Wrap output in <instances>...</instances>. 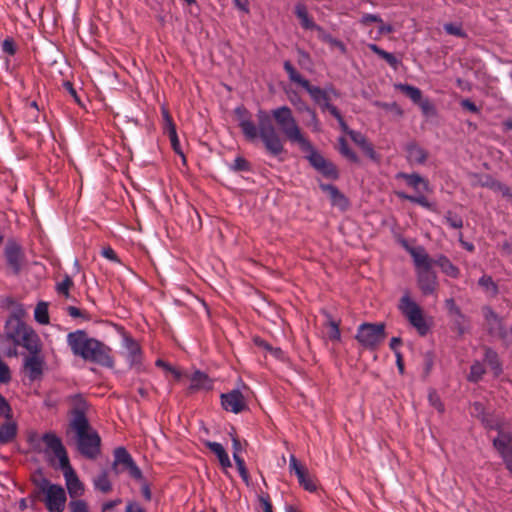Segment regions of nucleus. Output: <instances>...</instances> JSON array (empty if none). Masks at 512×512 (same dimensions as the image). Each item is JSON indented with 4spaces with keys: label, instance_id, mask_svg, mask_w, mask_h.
<instances>
[{
    "label": "nucleus",
    "instance_id": "obj_29",
    "mask_svg": "<svg viewBox=\"0 0 512 512\" xmlns=\"http://www.w3.org/2000/svg\"><path fill=\"white\" fill-rule=\"evenodd\" d=\"M93 485L95 490L103 494L110 493L113 489V486L109 479L108 471L102 470L96 477H94Z\"/></svg>",
    "mask_w": 512,
    "mask_h": 512
},
{
    "label": "nucleus",
    "instance_id": "obj_63",
    "mask_svg": "<svg viewBox=\"0 0 512 512\" xmlns=\"http://www.w3.org/2000/svg\"><path fill=\"white\" fill-rule=\"evenodd\" d=\"M460 104L464 109L472 113H479V108L470 99H463Z\"/></svg>",
    "mask_w": 512,
    "mask_h": 512
},
{
    "label": "nucleus",
    "instance_id": "obj_16",
    "mask_svg": "<svg viewBox=\"0 0 512 512\" xmlns=\"http://www.w3.org/2000/svg\"><path fill=\"white\" fill-rule=\"evenodd\" d=\"M45 366L44 357L40 353L28 355L24 359V368L31 381L40 379Z\"/></svg>",
    "mask_w": 512,
    "mask_h": 512
},
{
    "label": "nucleus",
    "instance_id": "obj_47",
    "mask_svg": "<svg viewBox=\"0 0 512 512\" xmlns=\"http://www.w3.org/2000/svg\"><path fill=\"white\" fill-rule=\"evenodd\" d=\"M230 168H231V170H233L235 172L249 171L250 170V164H249V162L245 158L239 156V157H237L234 160V162L230 166Z\"/></svg>",
    "mask_w": 512,
    "mask_h": 512
},
{
    "label": "nucleus",
    "instance_id": "obj_13",
    "mask_svg": "<svg viewBox=\"0 0 512 512\" xmlns=\"http://www.w3.org/2000/svg\"><path fill=\"white\" fill-rule=\"evenodd\" d=\"M221 405L224 410L238 414L247 409L243 394L239 390H232L221 394Z\"/></svg>",
    "mask_w": 512,
    "mask_h": 512
},
{
    "label": "nucleus",
    "instance_id": "obj_42",
    "mask_svg": "<svg viewBox=\"0 0 512 512\" xmlns=\"http://www.w3.org/2000/svg\"><path fill=\"white\" fill-rule=\"evenodd\" d=\"M491 190L501 193L503 197L512 201V190L506 184L496 180Z\"/></svg>",
    "mask_w": 512,
    "mask_h": 512
},
{
    "label": "nucleus",
    "instance_id": "obj_48",
    "mask_svg": "<svg viewBox=\"0 0 512 512\" xmlns=\"http://www.w3.org/2000/svg\"><path fill=\"white\" fill-rule=\"evenodd\" d=\"M479 285L487 290H492L494 294L498 292V286L493 281L492 277L484 275L482 276L479 281Z\"/></svg>",
    "mask_w": 512,
    "mask_h": 512
},
{
    "label": "nucleus",
    "instance_id": "obj_15",
    "mask_svg": "<svg viewBox=\"0 0 512 512\" xmlns=\"http://www.w3.org/2000/svg\"><path fill=\"white\" fill-rule=\"evenodd\" d=\"M493 445L501 454L506 468L512 464V437L509 433L500 431L498 436L493 440Z\"/></svg>",
    "mask_w": 512,
    "mask_h": 512
},
{
    "label": "nucleus",
    "instance_id": "obj_61",
    "mask_svg": "<svg viewBox=\"0 0 512 512\" xmlns=\"http://www.w3.org/2000/svg\"><path fill=\"white\" fill-rule=\"evenodd\" d=\"M259 502L261 503L264 512H273V507L268 495H260Z\"/></svg>",
    "mask_w": 512,
    "mask_h": 512
},
{
    "label": "nucleus",
    "instance_id": "obj_20",
    "mask_svg": "<svg viewBox=\"0 0 512 512\" xmlns=\"http://www.w3.org/2000/svg\"><path fill=\"white\" fill-rule=\"evenodd\" d=\"M397 179L405 180L406 184L414 189L415 191H428L429 190V182L427 179L423 178L418 173H405L399 172L396 174Z\"/></svg>",
    "mask_w": 512,
    "mask_h": 512
},
{
    "label": "nucleus",
    "instance_id": "obj_26",
    "mask_svg": "<svg viewBox=\"0 0 512 512\" xmlns=\"http://www.w3.org/2000/svg\"><path fill=\"white\" fill-rule=\"evenodd\" d=\"M325 316L324 326L327 328V334L330 340L339 341L341 339L340 332V321H336L332 318L331 314L327 311H323Z\"/></svg>",
    "mask_w": 512,
    "mask_h": 512
},
{
    "label": "nucleus",
    "instance_id": "obj_30",
    "mask_svg": "<svg viewBox=\"0 0 512 512\" xmlns=\"http://www.w3.org/2000/svg\"><path fill=\"white\" fill-rule=\"evenodd\" d=\"M435 264L439 266L447 276L451 278H458L460 270L446 256H439L435 261Z\"/></svg>",
    "mask_w": 512,
    "mask_h": 512
},
{
    "label": "nucleus",
    "instance_id": "obj_55",
    "mask_svg": "<svg viewBox=\"0 0 512 512\" xmlns=\"http://www.w3.org/2000/svg\"><path fill=\"white\" fill-rule=\"evenodd\" d=\"M71 512H89L87 503L83 500L70 502Z\"/></svg>",
    "mask_w": 512,
    "mask_h": 512
},
{
    "label": "nucleus",
    "instance_id": "obj_44",
    "mask_svg": "<svg viewBox=\"0 0 512 512\" xmlns=\"http://www.w3.org/2000/svg\"><path fill=\"white\" fill-rule=\"evenodd\" d=\"M170 139V142H171V146L173 148V150L175 151V153H177L178 155H180L183 160L185 161V156H184V153L181 149V146H180V142H179V139H178V135H177V131H170L168 133H166Z\"/></svg>",
    "mask_w": 512,
    "mask_h": 512
},
{
    "label": "nucleus",
    "instance_id": "obj_1",
    "mask_svg": "<svg viewBox=\"0 0 512 512\" xmlns=\"http://www.w3.org/2000/svg\"><path fill=\"white\" fill-rule=\"evenodd\" d=\"M256 118L257 125L249 117H241L239 127L248 141H254L259 137L269 155L283 160L281 155L286 152L283 140L277 133L272 119H274L287 140L291 143L308 146V139L302 133L292 110L288 106L275 108L271 113L260 109Z\"/></svg>",
    "mask_w": 512,
    "mask_h": 512
},
{
    "label": "nucleus",
    "instance_id": "obj_22",
    "mask_svg": "<svg viewBox=\"0 0 512 512\" xmlns=\"http://www.w3.org/2000/svg\"><path fill=\"white\" fill-rule=\"evenodd\" d=\"M16 345L23 346L29 351V355L41 352L38 335L29 328Z\"/></svg>",
    "mask_w": 512,
    "mask_h": 512
},
{
    "label": "nucleus",
    "instance_id": "obj_62",
    "mask_svg": "<svg viewBox=\"0 0 512 512\" xmlns=\"http://www.w3.org/2000/svg\"><path fill=\"white\" fill-rule=\"evenodd\" d=\"M418 104L425 115H429V114L433 113L434 106L428 99H424V100L421 99V101Z\"/></svg>",
    "mask_w": 512,
    "mask_h": 512
},
{
    "label": "nucleus",
    "instance_id": "obj_57",
    "mask_svg": "<svg viewBox=\"0 0 512 512\" xmlns=\"http://www.w3.org/2000/svg\"><path fill=\"white\" fill-rule=\"evenodd\" d=\"M341 155L343 157H345L348 161L352 162V163H355V164H359L360 163V158L359 156L357 155V153L352 150L350 147H348L345 151H343L341 153Z\"/></svg>",
    "mask_w": 512,
    "mask_h": 512
},
{
    "label": "nucleus",
    "instance_id": "obj_33",
    "mask_svg": "<svg viewBox=\"0 0 512 512\" xmlns=\"http://www.w3.org/2000/svg\"><path fill=\"white\" fill-rule=\"evenodd\" d=\"M396 88L409 97L414 103H419L422 99V92L417 87L408 84H398Z\"/></svg>",
    "mask_w": 512,
    "mask_h": 512
},
{
    "label": "nucleus",
    "instance_id": "obj_31",
    "mask_svg": "<svg viewBox=\"0 0 512 512\" xmlns=\"http://www.w3.org/2000/svg\"><path fill=\"white\" fill-rule=\"evenodd\" d=\"M368 48L377 54L380 58L384 59L392 68L396 69L398 67L399 61L392 53L383 50L378 45L373 43L368 44Z\"/></svg>",
    "mask_w": 512,
    "mask_h": 512
},
{
    "label": "nucleus",
    "instance_id": "obj_50",
    "mask_svg": "<svg viewBox=\"0 0 512 512\" xmlns=\"http://www.w3.org/2000/svg\"><path fill=\"white\" fill-rule=\"evenodd\" d=\"M445 306L448 309L450 315L457 316L460 319H464V315L462 314L460 308L456 305L455 300L453 298L446 299Z\"/></svg>",
    "mask_w": 512,
    "mask_h": 512
},
{
    "label": "nucleus",
    "instance_id": "obj_19",
    "mask_svg": "<svg viewBox=\"0 0 512 512\" xmlns=\"http://www.w3.org/2000/svg\"><path fill=\"white\" fill-rule=\"evenodd\" d=\"M403 246L413 258L418 270L432 268V260L430 259L429 255L426 253L423 247L419 246L413 248L410 247L405 241H403Z\"/></svg>",
    "mask_w": 512,
    "mask_h": 512
},
{
    "label": "nucleus",
    "instance_id": "obj_54",
    "mask_svg": "<svg viewBox=\"0 0 512 512\" xmlns=\"http://www.w3.org/2000/svg\"><path fill=\"white\" fill-rule=\"evenodd\" d=\"M475 177H478V182H477L478 185H480L482 187L489 188V189H492V187L496 181L490 175H482V176L475 175Z\"/></svg>",
    "mask_w": 512,
    "mask_h": 512
},
{
    "label": "nucleus",
    "instance_id": "obj_23",
    "mask_svg": "<svg viewBox=\"0 0 512 512\" xmlns=\"http://www.w3.org/2000/svg\"><path fill=\"white\" fill-rule=\"evenodd\" d=\"M350 138L371 160L379 161V155L376 153L373 145L361 132H351Z\"/></svg>",
    "mask_w": 512,
    "mask_h": 512
},
{
    "label": "nucleus",
    "instance_id": "obj_53",
    "mask_svg": "<svg viewBox=\"0 0 512 512\" xmlns=\"http://www.w3.org/2000/svg\"><path fill=\"white\" fill-rule=\"evenodd\" d=\"M429 402L435 409H437L438 412H444V405L441 402L439 396L435 392L429 393Z\"/></svg>",
    "mask_w": 512,
    "mask_h": 512
},
{
    "label": "nucleus",
    "instance_id": "obj_21",
    "mask_svg": "<svg viewBox=\"0 0 512 512\" xmlns=\"http://www.w3.org/2000/svg\"><path fill=\"white\" fill-rule=\"evenodd\" d=\"M191 384L188 387V392L193 393L199 390H211L213 382L209 376L199 370L195 371L190 377Z\"/></svg>",
    "mask_w": 512,
    "mask_h": 512
},
{
    "label": "nucleus",
    "instance_id": "obj_24",
    "mask_svg": "<svg viewBox=\"0 0 512 512\" xmlns=\"http://www.w3.org/2000/svg\"><path fill=\"white\" fill-rule=\"evenodd\" d=\"M406 152L408 160L412 163L423 164L428 157L427 151L415 142L407 144Z\"/></svg>",
    "mask_w": 512,
    "mask_h": 512
},
{
    "label": "nucleus",
    "instance_id": "obj_3",
    "mask_svg": "<svg viewBox=\"0 0 512 512\" xmlns=\"http://www.w3.org/2000/svg\"><path fill=\"white\" fill-rule=\"evenodd\" d=\"M67 343L72 353L85 361L107 368L114 366L111 348L103 342L89 337L84 330H76L68 333Z\"/></svg>",
    "mask_w": 512,
    "mask_h": 512
},
{
    "label": "nucleus",
    "instance_id": "obj_46",
    "mask_svg": "<svg viewBox=\"0 0 512 512\" xmlns=\"http://www.w3.org/2000/svg\"><path fill=\"white\" fill-rule=\"evenodd\" d=\"M2 51L9 56H14L17 52V45L13 38L7 37L2 42Z\"/></svg>",
    "mask_w": 512,
    "mask_h": 512
},
{
    "label": "nucleus",
    "instance_id": "obj_49",
    "mask_svg": "<svg viewBox=\"0 0 512 512\" xmlns=\"http://www.w3.org/2000/svg\"><path fill=\"white\" fill-rule=\"evenodd\" d=\"M444 30L450 35H454L461 38L466 37V33L463 31L462 27L457 24L446 23L444 25Z\"/></svg>",
    "mask_w": 512,
    "mask_h": 512
},
{
    "label": "nucleus",
    "instance_id": "obj_35",
    "mask_svg": "<svg viewBox=\"0 0 512 512\" xmlns=\"http://www.w3.org/2000/svg\"><path fill=\"white\" fill-rule=\"evenodd\" d=\"M396 195L403 200L410 201L411 203L418 204L426 209H432V205L424 195L413 196L406 194L405 192H396Z\"/></svg>",
    "mask_w": 512,
    "mask_h": 512
},
{
    "label": "nucleus",
    "instance_id": "obj_27",
    "mask_svg": "<svg viewBox=\"0 0 512 512\" xmlns=\"http://www.w3.org/2000/svg\"><path fill=\"white\" fill-rule=\"evenodd\" d=\"M295 14L300 19L301 25L305 29H316L323 31L321 27L317 26L314 21L309 17L307 8L304 4L298 3L295 6Z\"/></svg>",
    "mask_w": 512,
    "mask_h": 512
},
{
    "label": "nucleus",
    "instance_id": "obj_8",
    "mask_svg": "<svg viewBox=\"0 0 512 512\" xmlns=\"http://www.w3.org/2000/svg\"><path fill=\"white\" fill-rule=\"evenodd\" d=\"M300 149L303 152L308 153L307 159L311 166L319 171L323 176L331 179H337L339 174L336 166L325 159L312 145V143L308 140V146L299 145Z\"/></svg>",
    "mask_w": 512,
    "mask_h": 512
},
{
    "label": "nucleus",
    "instance_id": "obj_34",
    "mask_svg": "<svg viewBox=\"0 0 512 512\" xmlns=\"http://www.w3.org/2000/svg\"><path fill=\"white\" fill-rule=\"evenodd\" d=\"M484 359L486 363L491 367V369L495 371L496 374H499L502 371L498 354L493 349L488 347L485 348Z\"/></svg>",
    "mask_w": 512,
    "mask_h": 512
},
{
    "label": "nucleus",
    "instance_id": "obj_37",
    "mask_svg": "<svg viewBox=\"0 0 512 512\" xmlns=\"http://www.w3.org/2000/svg\"><path fill=\"white\" fill-rule=\"evenodd\" d=\"M485 374V368L482 363L476 361L470 367V373L467 377L470 382H478L482 379Z\"/></svg>",
    "mask_w": 512,
    "mask_h": 512
},
{
    "label": "nucleus",
    "instance_id": "obj_43",
    "mask_svg": "<svg viewBox=\"0 0 512 512\" xmlns=\"http://www.w3.org/2000/svg\"><path fill=\"white\" fill-rule=\"evenodd\" d=\"M321 40L331 46L337 47L342 53L346 52L345 44L341 40L332 37L330 34L323 33V35H321Z\"/></svg>",
    "mask_w": 512,
    "mask_h": 512
},
{
    "label": "nucleus",
    "instance_id": "obj_10",
    "mask_svg": "<svg viewBox=\"0 0 512 512\" xmlns=\"http://www.w3.org/2000/svg\"><path fill=\"white\" fill-rule=\"evenodd\" d=\"M4 255L13 274L18 275L25 259L21 246L14 240H9L5 246Z\"/></svg>",
    "mask_w": 512,
    "mask_h": 512
},
{
    "label": "nucleus",
    "instance_id": "obj_51",
    "mask_svg": "<svg viewBox=\"0 0 512 512\" xmlns=\"http://www.w3.org/2000/svg\"><path fill=\"white\" fill-rule=\"evenodd\" d=\"M0 416L7 419L12 418V409L7 400L0 394Z\"/></svg>",
    "mask_w": 512,
    "mask_h": 512
},
{
    "label": "nucleus",
    "instance_id": "obj_45",
    "mask_svg": "<svg viewBox=\"0 0 512 512\" xmlns=\"http://www.w3.org/2000/svg\"><path fill=\"white\" fill-rule=\"evenodd\" d=\"M254 343L261 348H264L267 351H270L275 357H280L282 355V350L280 348H273L269 343L265 340L256 337L254 338Z\"/></svg>",
    "mask_w": 512,
    "mask_h": 512
},
{
    "label": "nucleus",
    "instance_id": "obj_4",
    "mask_svg": "<svg viewBox=\"0 0 512 512\" xmlns=\"http://www.w3.org/2000/svg\"><path fill=\"white\" fill-rule=\"evenodd\" d=\"M43 442L59 460L60 468L63 471L68 493L71 497H79L84 493V485L79 480L76 472L70 465L67 451L62 444L61 439L52 432H47L42 436Z\"/></svg>",
    "mask_w": 512,
    "mask_h": 512
},
{
    "label": "nucleus",
    "instance_id": "obj_28",
    "mask_svg": "<svg viewBox=\"0 0 512 512\" xmlns=\"http://www.w3.org/2000/svg\"><path fill=\"white\" fill-rule=\"evenodd\" d=\"M18 427L15 422H6L0 426V445L12 442L17 436Z\"/></svg>",
    "mask_w": 512,
    "mask_h": 512
},
{
    "label": "nucleus",
    "instance_id": "obj_5",
    "mask_svg": "<svg viewBox=\"0 0 512 512\" xmlns=\"http://www.w3.org/2000/svg\"><path fill=\"white\" fill-rule=\"evenodd\" d=\"M397 307L420 336L424 337L429 333L431 323H429L428 319L425 317L424 311L420 305L412 299L409 291L403 293Z\"/></svg>",
    "mask_w": 512,
    "mask_h": 512
},
{
    "label": "nucleus",
    "instance_id": "obj_18",
    "mask_svg": "<svg viewBox=\"0 0 512 512\" xmlns=\"http://www.w3.org/2000/svg\"><path fill=\"white\" fill-rule=\"evenodd\" d=\"M29 328L30 327H28L20 319L13 318L7 321L5 325V335L16 345L17 342L22 338V335L25 334Z\"/></svg>",
    "mask_w": 512,
    "mask_h": 512
},
{
    "label": "nucleus",
    "instance_id": "obj_7",
    "mask_svg": "<svg viewBox=\"0 0 512 512\" xmlns=\"http://www.w3.org/2000/svg\"><path fill=\"white\" fill-rule=\"evenodd\" d=\"M387 336L386 325L380 323H362L357 328L355 339L365 349L376 350Z\"/></svg>",
    "mask_w": 512,
    "mask_h": 512
},
{
    "label": "nucleus",
    "instance_id": "obj_38",
    "mask_svg": "<svg viewBox=\"0 0 512 512\" xmlns=\"http://www.w3.org/2000/svg\"><path fill=\"white\" fill-rule=\"evenodd\" d=\"M74 286V282L69 275H65L63 280L56 285V291L58 294L63 295L66 298L70 297V289Z\"/></svg>",
    "mask_w": 512,
    "mask_h": 512
},
{
    "label": "nucleus",
    "instance_id": "obj_32",
    "mask_svg": "<svg viewBox=\"0 0 512 512\" xmlns=\"http://www.w3.org/2000/svg\"><path fill=\"white\" fill-rule=\"evenodd\" d=\"M34 318L41 325H48L50 323L47 302H38L34 310Z\"/></svg>",
    "mask_w": 512,
    "mask_h": 512
},
{
    "label": "nucleus",
    "instance_id": "obj_36",
    "mask_svg": "<svg viewBox=\"0 0 512 512\" xmlns=\"http://www.w3.org/2000/svg\"><path fill=\"white\" fill-rule=\"evenodd\" d=\"M320 188L327 192L333 202V204H339L341 201H345L344 195L339 191V189L332 184H321Z\"/></svg>",
    "mask_w": 512,
    "mask_h": 512
},
{
    "label": "nucleus",
    "instance_id": "obj_56",
    "mask_svg": "<svg viewBox=\"0 0 512 512\" xmlns=\"http://www.w3.org/2000/svg\"><path fill=\"white\" fill-rule=\"evenodd\" d=\"M305 109H306V113H308L310 116V122L313 127V130L316 132L320 131V121L318 119V116H317L315 110L312 108H306V107H305Z\"/></svg>",
    "mask_w": 512,
    "mask_h": 512
},
{
    "label": "nucleus",
    "instance_id": "obj_11",
    "mask_svg": "<svg viewBox=\"0 0 512 512\" xmlns=\"http://www.w3.org/2000/svg\"><path fill=\"white\" fill-rule=\"evenodd\" d=\"M66 503V494L59 485L51 484L46 490L45 505L50 512H63Z\"/></svg>",
    "mask_w": 512,
    "mask_h": 512
},
{
    "label": "nucleus",
    "instance_id": "obj_60",
    "mask_svg": "<svg viewBox=\"0 0 512 512\" xmlns=\"http://www.w3.org/2000/svg\"><path fill=\"white\" fill-rule=\"evenodd\" d=\"M101 254L110 261L119 262L116 252L110 246L104 247Z\"/></svg>",
    "mask_w": 512,
    "mask_h": 512
},
{
    "label": "nucleus",
    "instance_id": "obj_64",
    "mask_svg": "<svg viewBox=\"0 0 512 512\" xmlns=\"http://www.w3.org/2000/svg\"><path fill=\"white\" fill-rule=\"evenodd\" d=\"M125 512H145L138 503H128Z\"/></svg>",
    "mask_w": 512,
    "mask_h": 512
},
{
    "label": "nucleus",
    "instance_id": "obj_58",
    "mask_svg": "<svg viewBox=\"0 0 512 512\" xmlns=\"http://www.w3.org/2000/svg\"><path fill=\"white\" fill-rule=\"evenodd\" d=\"M362 25H368L369 23H382V19L375 14L366 13L360 19Z\"/></svg>",
    "mask_w": 512,
    "mask_h": 512
},
{
    "label": "nucleus",
    "instance_id": "obj_2",
    "mask_svg": "<svg viewBox=\"0 0 512 512\" xmlns=\"http://www.w3.org/2000/svg\"><path fill=\"white\" fill-rule=\"evenodd\" d=\"M88 404L81 395L72 397V419L70 428L76 434L77 449L80 454L90 460L96 459L101 453V438L88 421L86 412Z\"/></svg>",
    "mask_w": 512,
    "mask_h": 512
},
{
    "label": "nucleus",
    "instance_id": "obj_25",
    "mask_svg": "<svg viewBox=\"0 0 512 512\" xmlns=\"http://www.w3.org/2000/svg\"><path fill=\"white\" fill-rule=\"evenodd\" d=\"M205 446L217 456L219 463L223 468H230L232 466L230 458L222 444L206 441Z\"/></svg>",
    "mask_w": 512,
    "mask_h": 512
},
{
    "label": "nucleus",
    "instance_id": "obj_41",
    "mask_svg": "<svg viewBox=\"0 0 512 512\" xmlns=\"http://www.w3.org/2000/svg\"><path fill=\"white\" fill-rule=\"evenodd\" d=\"M161 113H162V118H163L164 133H168L170 131H175L176 126L174 124V121H173L172 116L170 115L168 109L162 107Z\"/></svg>",
    "mask_w": 512,
    "mask_h": 512
},
{
    "label": "nucleus",
    "instance_id": "obj_14",
    "mask_svg": "<svg viewBox=\"0 0 512 512\" xmlns=\"http://www.w3.org/2000/svg\"><path fill=\"white\" fill-rule=\"evenodd\" d=\"M290 470H293L298 478L299 484L307 491L314 492L317 489L315 481L309 476L308 470L301 465L294 455L290 456Z\"/></svg>",
    "mask_w": 512,
    "mask_h": 512
},
{
    "label": "nucleus",
    "instance_id": "obj_39",
    "mask_svg": "<svg viewBox=\"0 0 512 512\" xmlns=\"http://www.w3.org/2000/svg\"><path fill=\"white\" fill-rule=\"evenodd\" d=\"M444 220L453 229H461L463 227V218L451 210L445 213Z\"/></svg>",
    "mask_w": 512,
    "mask_h": 512
},
{
    "label": "nucleus",
    "instance_id": "obj_17",
    "mask_svg": "<svg viewBox=\"0 0 512 512\" xmlns=\"http://www.w3.org/2000/svg\"><path fill=\"white\" fill-rule=\"evenodd\" d=\"M417 282L422 293L424 295H430L436 289L437 277L432 271V268L419 269L417 271Z\"/></svg>",
    "mask_w": 512,
    "mask_h": 512
},
{
    "label": "nucleus",
    "instance_id": "obj_9",
    "mask_svg": "<svg viewBox=\"0 0 512 512\" xmlns=\"http://www.w3.org/2000/svg\"><path fill=\"white\" fill-rule=\"evenodd\" d=\"M112 471L115 475L128 471L129 475L135 480H141L143 477L141 470L124 447H117L114 450Z\"/></svg>",
    "mask_w": 512,
    "mask_h": 512
},
{
    "label": "nucleus",
    "instance_id": "obj_52",
    "mask_svg": "<svg viewBox=\"0 0 512 512\" xmlns=\"http://www.w3.org/2000/svg\"><path fill=\"white\" fill-rule=\"evenodd\" d=\"M470 413H471L472 416L484 420L485 407H484V405L481 402H474L471 405Z\"/></svg>",
    "mask_w": 512,
    "mask_h": 512
},
{
    "label": "nucleus",
    "instance_id": "obj_59",
    "mask_svg": "<svg viewBox=\"0 0 512 512\" xmlns=\"http://www.w3.org/2000/svg\"><path fill=\"white\" fill-rule=\"evenodd\" d=\"M66 311H67L68 315L71 316L72 318L88 319L87 314L75 306H68L66 308Z\"/></svg>",
    "mask_w": 512,
    "mask_h": 512
},
{
    "label": "nucleus",
    "instance_id": "obj_12",
    "mask_svg": "<svg viewBox=\"0 0 512 512\" xmlns=\"http://www.w3.org/2000/svg\"><path fill=\"white\" fill-rule=\"evenodd\" d=\"M123 345L126 349V359L130 367L137 371L142 370L143 353L139 343L129 335H124Z\"/></svg>",
    "mask_w": 512,
    "mask_h": 512
},
{
    "label": "nucleus",
    "instance_id": "obj_40",
    "mask_svg": "<svg viewBox=\"0 0 512 512\" xmlns=\"http://www.w3.org/2000/svg\"><path fill=\"white\" fill-rule=\"evenodd\" d=\"M328 112L336 118V120L338 121V123L340 125L341 130L344 133H346L349 137H350L351 132H355L354 130H352L348 127L347 123L345 122L343 116L341 115V113L337 107H328Z\"/></svg>",
    "mask_w": 512,
    "mask_h": 512
},
{
    "label": "nucleus",
    "instance_id": "obj_6",
    "mask_svg": "<svg viewBox=\"0 0 512 512\" xmlns=\"http://www.w3.org/2000/svg\"><path fill=\"white\" fill-rule=\"evenodd\" d=\"M283 67L288 74L289 80L303 87L309 93L311 99L320 106L322 112L328 111V107H335L330 103L331 97L327 95V91L318 86L311 85L307 79L297 72L290 61H285Z\"/></svg>",
    "mask_w": 512,
    "mask_h": 512
}]
</instances>
